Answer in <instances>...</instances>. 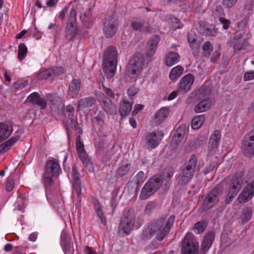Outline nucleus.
<instances>
[{
    "instance_id": "obj_1",
    "label": "nucleus",
    "mask_w": 254,
    "mask_h": 254,
    "mask_svg": "<svg viewBox=\"0 0 254 254\" xmlns=\"http://www.w3.org/2000/svg\"><path fill=\"white\" fill-rule=\"evenodd\" d=\"M175 171L171 166L166 167L160 176L154 175L149 179L142 189L139 195L141 200H145L154 194L160 188L162 184L164 190H168L172 183L171 178Z\"/></svg>"
},
{
    "instance_id": "obj_2",
    "label": "nucleus",
    "mask_w": 254,
    "mask_h": 254,
    "mask_svg": "<svg viewBox=\"0 0 254 254\" xmlns=\"http://www.w3.org/2000/svg\"><path fill=\"white\" fill-rule=\"evenodd\" d=\"M117 51L116 47L111 46L105 50L103 61V70L107 78L114 75L117 65Z\"/></svg>"
},
{
    "instance_id": "obj_3",
    "label": "nucleus",
    "mask_w": 254,
    "mask_h": 254,
    "mask_svg": "<svg viewBox=\"0 0 254 254\" xmlns=\"http://www.w3.org/2000/svg\"><path fill=\"white\" fill-rule=\"evenodd\" d=\"M175 219V216L172 215L162 216L153 221V226L156 231V239L161 241L169 233L173 227Z\"/></svg>"
},
{
    "instance_id": "obj_4",
    "label": "nucleus",
    "mask_w": 254,
    "mask_h": 254,
    "mask_svg": "<svg viewBox=\"0 0 254 254\" xmlns=\"http://www.w3.org/2000/svg\"><path fill=\"white\" fill-rule=\"evenodd\" d=\"M197 157L194 154L191 155L181 173L176 177V181L179 185H186L192 179L197 168Z\"/></svg>"
},
{
    "instance_id": "obj_5",
    "label": "nucleus",
    "mask_w": 254,
    "mask_h": 254,
    "mask_svg": "<svg viewBox=\"0 0 254 254\" xmlns=\"http://www.w3.org/2000/svg\"><path fill=\"white\" fill-rule=\"evenodd\" d=\"M143 63V56L140 53L135 54L131 57L126 67V76L136 77L141 71Z\"/></svg>"
},
{
    "instance_id": "obj_6",
    "label": "nucleus",
    "mask_w": 254,
    "mask_h": 254,
    "mask_svg": "<svg viewBox=\"0 0 254 254\" xmlns=\"http://www.w3.org/2000/svg\"><path fill=\"white\" fill-rule=\"evenodd\" d=\"M60 171V166L57 161L53 159L47 161L45 166V172L43 175L45 188L50 187L52 185L53 178L59 175Z\"/></svg>"
},
{
    "instance_id": "obj_7",
    "label": "nucleus",
    "mask_w": 254,
    "mask_h": 254,
    "mask_svg": "<svg viewBox=\"0 0 254 254\" xmlns=\"http://www.w3.org/2000/svg\"><path fill=\"white\" fill-rule=\"evenodd\" d=\"M222 191L218 187H215L204 197L201 208L203 211H207L215 207L220 200Z\"/></svg>"
},
{
    "instance_id": "obj_8",
    "label": "nucleus",
    "mask_w": 254,
    "mask_h": 254,
    "mask_svg": "<svg viewBox=\"0 0 254 254\" xmlns=\"http://www.w3.org/2000/svg\"><path fill=\"white\" fill-rule=\"evenodd\" d=\"M135 215L133 209L130 208L125 210L119 226V233L122 231L126 235H128L133 229Z\"/></svg>"
},
{
    "instance_id": "obj_9",
    "label": "nucleus",
    "mask_w": 254,
    "mask_h": 254,
    "mask_svg": "<svg viewBox=\"0 0 254 254\" xmlns=\"http://www.w3.org/2000/svg\"><path fill=\"white\" fill-rule=\"evenodd\" d=\"M182 254H198V243L194 236L188 233L182 241Z\"/></svg>"
},
{
    "instance_id": "obj_10",
    "label": "nucleus",
    "mask_w": 254,
    "mask_h": 254,
    "mask_svg": "<svg viewBox=\"0 0 254 254\" xmlns=\"http://www.w3.org/2000/svg\"><path fill=\"white\" fill-rule=\"evenodd\" d=\"M118 25V20L115 14H112L105 19L103 24V31L106 38H111L115 35Z\"/></svg>"
},
{
    "instance_id": "obj_11",
    "label": "nucleus",
    "mask_w": 254,
    "mask_h": 254,
    "mask_svg": "<svg viewBox=\"0 0 254 254\" xmlns=\"http://www.w3.org/2000/svg\"><path fill=\"white\" fill-rule=\"evenodd\" d=\"M45 99L50 103L51 111L55 114L61 115L64 112V105L61 98L57 93H49L46 94Z\"/></svg>"
},
{
    "instance_id": "obj_12",
    "label": "nucleus",
    "mask_w": 254,
    "mask_h": 254,
    "mask_svg": "<svg viewBox=\"0 0 254 254\" xmlns=\"http://www.w3.org/2000/svg\"><path fill=\"white\" fill-rule=\"evenodd\" d=\"M242 149L246 156L250 158L254 156V129L244 136L242 140Z\"/></svg>"
},
{
    "instance_id": "obj_13",
    "label": "nucleus",
    "mask_w": 254,
    "mask_h": 254,
    "mask_svg": "<svg viewBox=\"0 0 254 254\" xmlns=\"http://www.w3.org/2000/svg\"><path fill=\"white\" fill-rule=\"evenodd\" d=\"M242 180L241 178L233 177L230 184V190L225 199L226 204H229L236 196L241 187Z\"/></svg>"
},
{
    "instance_id": "obj_14",
    "label": "nucleus",
    "mask_w": 254,
    "mask_h": 254,
    "mask_svg": "<svg viewBox=\"0 0 254 254\" xmlns=\"http://www.w3.org/2000/svg\"><path fill=\"white\" fill-rule=\"evenodd\" d=\"M221 132L219 130H215L211 135L208 146V153L213 155L217 150L221 140Z\"/></svg>"
},
{
    "instance_id": "obj_15",
    "label": "nucleus",
    "mask_w": 254,
    "mask_h": 254,
    "mask_svg": "<svg viewBox=\"0 0 254 254\" xmlns=\"http://www.w3.org/2000/svg\"><path fill=\"white\" fill-rule=\"evenodd\" d=\"M72 192H76L78 199H80L81 196V182L79 177V174L76 165L74 164L72 168Z\"/></svg>"
},
{
    "instance_id": "obj_16",
    "label": "nucleus",
    "mask_w": 254,
    "mask_h": 254,
    "mask_svg": "<svg viewBox=\"0 0 254 254\" xmlns=\"http://www.w3.org/2000/svg\"><path fill=\"white\" fill-rule=\"evenodd\" d=\"M254 195V181L248 184L239 194L238 199L240 203H245Z\"/></svg>"
},
{
    "instance_id": "obj_17",
    "label": "nucleus",
    "mask_w": 254,
    "mask_h": 254,
    "mask_svg": "<svg viewBox=\"0 0 254 254\" xmlns=\"http://www.w3.org/2000/svg\"><path fill=\"white\" fill-rule=\"evenodd\" d=\"M24 103H30L33 105H38L41 110H44L47 107L46 100L41 98L40 94L36 92L29 95Z\"/></svg>"
},
{
    "instance_id": "obj_18",
    "label": "nucleus",
    "mask_w": 254,
    "mask_h": 254,
    "mask_svg": "<svg viewBox=\"0 0 254 254\" xmlns=\"http://www.w3.org/2000/svg\"><path fill=\"white\" fill-rule=\"evenodd\" d=\"M158 35H153L147 42L146 46V55L147 57L151 58L155 53L157 45L160 41Z\"/></svg>"
},
{
    "instance_id": "obj_19",
    "label": "nucleus",
    "mask_w": 254,
    "mask_h": 254,
    "mask_svg": "<svg viewBox=\"0 0 254 254\" xmlns=\"http://www.w3.org/2000/svg\"><path fill=\"white\" fill-rule=\"evenodd\" d=\"M194 79V76L192 74H188L184 76L180 82L179 91L183 93L188 92L190 89Z\"/></svg>"
},
{
    "instance_id": "obj_20",
    "label": "nucleus",
    "mask_w": 254,
    "mask_h": 254,
    "mask_svg": "<svg viewBox=\"0 0 254 254\" xmlns=\"http://www.w3.org/2000/svg\"><path fill=\"white\" fill-rule=\"evenodd\" d=\"M160 138L155 132L148 133L145 136V146L148 150H151L156 147L160 140Z\"/></svg>"
},
{
    "instance_id": "obj_21",
    "label": "nucleus",
    "mask_w": 254,
    "mask_h": 254,
    "mask_svg": "<svg viewBox=\"0 0 254 254\" xmlns=\"http://www.w3.org/2000/svg\"><path fill=\"white\" fill-rule=\"evenodd\" d=\"M215 233L210 231L204 236L201 245L200 252L205 254L211 246L214 240Z\"/></svg>"
},
{
    "instance_id": "obj_22",
    "label": "nucleus",
    "mask_w": 254,
    "mask_h": 254,
    "mask_svg": "<svg viewBox=\"0 0 254 254\" xmlns=\"http://www.w3.org/2000/svg\"><path fill=\"white\" fill-rule=\"evenodd\" d=\"M199 32L206 36H215L218 33V30L213 24H200Z\"/></svg>"
},
{
    "instance_id": "obj_23",
    "label": "nucleus",
    "mask_w": 254,
    "mask_h": 254,
    "mask_svg": "<svg viewBox=\"0 0 254 254\" xmlns=\"http://www.w3.org/2000/svg\"><path fill=\"white\" fill-rule=\"evenodd\" d=\"M229 47L232 48L235 53L238 54L240 52L245 49L249 45L248 41L246 39L241 41H235V39H231L228 42Z\"/></svg>"
},
{
    "instance_id": "obj_24",
    "label": "nucleus",
    "mask_w": 254,
    "mask_h": 254,
    "mask_svg": "<svg viewBox=\"0 0 254 254\" xmlns=\"http://www.w3.org/2000/svg\"><path fill=\"white\" fill-rule=\"evenodd\" d=\"M169 111L167 107H163L159 109L155 114L153 122L156 126L161 124L169 115Z\"/></svg>"
},
{
    "instance_id": "obj_25",
    "label": "nucleus",
    "mask_w": 254,
    "mask_h": 254,
    "mask_svg": "<svg viewBox=\"0 0 254 254\" xmlns=\"http://www.w3.org/2000/svg\"><path fill=\"white\" fill-rule=\"evenodd\" d=\"M81 82L78 79H73L68 85V94L72 98L77 97L80 90Z\"/></svg>"
},
{
    "instance_id": "obj_26",
    "label": "nucleus",
    "mask_w": 254,
    "mask_h": 254,
    "mask_svg": "<svg viewBox=\"0 0 254 254\" xmlns=\"http://www.w3.org/2000/svg\"><path fill=\"white\" fill-rule=\"evenodd\" d=\"M12 130V126L9 124L0 123V142L8 137Z\"/></svg>"
},
{
    "instance_id": "obj_27",
    "label": "nucleus",
    "mask_w": 254,
    "mask_h": 254,
    "mask_svg": "<svg viewBox=\"0 0 254 254\" xmlns=\"http://www.w3.org/2000/svg\"><path fill=\"white\" fill-rule=\"evenodd\" d=\"M212 100L210 98H206L199 102L194 107V111L196 113H201L208 110L212 106Z\"/></svg>"
},
{
    "instance_id": "obj_28",
    "label": "nucleus",
    "mask_w": 254,
    "mask_h": 254,
    "mask_svg": "<svg viewBox=\"0 0 254 254\" xmlns=\"http://www.w3.org/2000/svg\"><path fill=\"white\" fill-rule=\"evenodd\" d=\"M186 130V126L184 124L180 125L176 129L173 137L172 142L176 145L179 144L184 138Z\"/></svg>"
},
{
    "instance_id": "obj_29",
    "label": "nucleus",
    "mask_w": 254,
    "mask_h": 254,
    "mask_svg": "<svg viewBox=\"0 0 254 254\" xmlns=\"http://www.w3.org/2000/svg\"><path fill=\"white\" fill-rule=\"evenodd\" d=\"M180 57L178 53L170 52L165 57V64L167 66H171L177 64L180 60Z\"/></svg>"
},
{
    "instance_id": "obj_30",
    "label": "nucleus",
    "mask_w": 254,
    "mask_h": 254,
    "mask_svg": "<svg viewBox=\"0 0 254 254\" xmlns=\"http://www.w3.org/2000/svg\"><path fill=\"white\" fill-rule=\"evenodd\" d=\"M103 101L104 105V109L106 112L112 115L117 114V110L116 106L108 97L104 96Z\"/></svg>"
},
{
    "instance_id": "obj_31",
    "label": "nucleus",
    "mask_w": 254,
    "mask_h": 254,
    "mask_svg": "<svg viewBox=\"0 0 254 254\" xmlns=\"http://www.w3.org/2000/svg\"><path fill=\"white\" fill-rule=\"evenodd\" d=\"M132 104L126 100L122 101L120 103L119 112L122 118L127 116L131 111Z\"/></svg>"
},
{
    "instance_id": "obj_32",
    "label": "nucleus",
    "mask_w": 254,
    "mask_h": 254,
    "mask_svg": "<svg viewBox=\"0 0 254 254\" xmlns=\"http://www.w3.org/2000/svg\"><path fill=\"white\" fill-rule=\"evenodd\" d=\"M62 246L65 254L68 253L71 249V237L66 234H64L62 236Z\"/></svg>"
},
{
    "instance_id": "obj_33",
    "label": "nucleus",
    "mask_w": 254,
    "mask_h": 254,
    "mask_svg": "<svg viewBox=\"0 0 254 254\" xmlns=\"http://www.w3.org/2000/svg\"><path fill=\"white\" fill-rule=\"evenodd\" d=\"M155 234H156V231L155 229H154L153 222H152L150 225L143 230L141 237L143 240H148Z\"/></svg>"
},
{
    "instance_id": "obj_34",
    "label": "nucleus",
    "mask_w": 254,
    "mask_h": 254,
    "mask_svg": "<svg viewBox=\"0 0 254 254\" xmlns=\"http://www.w3.org/2000/svg\"><path fill=\"white\" fill-rule=\"evenodd\" d=\"M93 204L98 217L100 218L102 223L105 225L106 224V220L103 210L101 208L99 201L96 199L94 200Z\"/></svg>"
},
{
    "instance_id": "obj_35",
    "label": "nucleus",
    "mask_w": 254,
    "mask_h": 254,
    "mask_svg": "<svg viewBox=\"0 0 254 254\" xmlns=\"http://www.w3.org/2000/svg\"><path fill=\"white\" fill-rule=\"evenodd\" d=\"M205 121V116L203 115H199L193 117L191 120V127L193 129H196L203 124Z\"/></svg>"
},
{
    "instance_id": "obj_36",
    "label": "nucleus",
    "mask_w": 254,
    "mask_h": 254,
    "mask_svg": "<svg viewBox=\"0 0 254 254\" xmlns=\"http://www.w3.org/2000/svg\"><path fill=\"white\" fill-rule=\"evenodd\" d=\"M96 102L94 97H89L80 99L79 101V106L82 108H87L92 106Z\"/></svg>"
},
{
    "instance_id": "obj_37",
    "label": "nucleus",
    "mask_w": 254,
    "mask_h": 254,
    "mask_svg": "<svg viewBox=\"0 0 254 254\" xmlns=\"http://www.w3.org/2000/svg\"><path fill=\"white\" fill-rule=\"evenodd\" d=\"M184 68L180 65H178L173 68L170 73V78L172 80H175L179 78L182 74Z\"/></svg>"
},
{
    "instance_id": "obj_38",
    "label": "nucleus",
    "mask_w": 254,
    "mask_h": 254,
    "mask_svg": "<svg viewBox=\"0 0 254 254\" xmlns=\"http://www.w3.org/2000/svg\"><path fill=\"white\" fill-rule=\"evenodd\" d=\"M206 142V139L204 137L200 136L194 138L190 142V146L192 149H196L202 145Z\"/></svg>"
},
{
    "instance_id": "obj_39",
    "label": "nucleus",
    "mask_w": 254,
    "mask_h": 254,
    "mask_svg": "<svg viewBox=\"0 0 254 254\" xmlns=\"http://www.w3.org/2000/svg\"><path fill=\"white\" fill-rule=\"evenodd\" d=\"M131 164L129 163L120 166L116 171V175L118 177H122L127 175L130 168Z\"/></svg>"
},
{
    "instance_id": "obj_40",
    "label": "nucleus",
    "mask_w": 254,
    "mask_h": 254,
    "mask_svg": "<svg viewBox=\"0 0 254 254\" xmlns=\"http://www.w3.org/2000/svg\"><path fill=\"white\" fill-rule=\"evenodd\" d=\"M252 213L251 210L248 208L242 210L240 218L243 223H246L251 219Z\"/></svg>"
},
{
    "instance_id": "obj_41",
    "label": "nucleus",
    "mask_w": 254,
    "mask_h": 254,
    "mask_svg": "<svg viewBox=\"0 0 254 254\" xmlns=\"http://www.w3.org/2000/svg\"><path fill=\"white\" fill-rule=\"evenodd\" d=\"M67 26L72 27L73 28L77 27L76 11L73 8H72L70 11Z\"/></svg>"
},
{
    "instance_id": "obj_42",
    "label": "nucleus",
    "mask_w": 254,
    "mask_h": 254,
    "mask_svg": "<svg viewBox=\"0 0 254 254\" xmlns=\"http://www.w3.org/2000/svg\"><path fill=\"white\" fill-rule=\"evenodd\" d=\"M27 53V48L24 43H20L18 46V58L19 61L23 60Z\"/></svg>"
},
{
    "instance_id": "obj_43",
    "label": "nucleus",
    "mask_w": 254,
    "mask_h": 254,
    "mask_svg": "<svg viewBox=\"0 0 254 254\" xmlns=\"http://www.w3.org/2000/svg\"><path fill=\"white\" fill-rule=\"evenodd\" d=\"M77 27H66L65 36L68 41L72 40L76 34Z\"/></svg>"
},
{
    "instance_id": "obj_44",
    "label": "nucleus",
    "mask_w": 254,
    "mask_h": 254,
    "mask_svg": "<svg viewBox=\"0 0 254 254\" xmlns=\"http://www.w3.org/2000/svg\"><path fill=\"white\" fill-rule=\"evenodd\" d=\"M53 71L50 68L45 69L39 72L37 75V78L40 80H44L53 75Z\"/></svg>"
},
{
    "instance_id": "obj_45",
    "label": "nucleus",
    "mask_w": 254,
    "mask_h": 254,
    "mask_svg": "<svg viewBox=\"0 0 254 254\" xmlns=\"http://www.w3.org/2000/svg\"><path fill=\"white\" fill-rule=\"evenodd\" d=\"M144 176V172L142 171H139L136 175L133 177L132 181L130 182H128L127 185L128 186L130 184L133 183L134 184L138 186L140 182L143 181Z\"/></svg>"
},
{
    "instance_id": "obj_46",
    "label": "nucleus",
    "mask_w": 254,
    "mask_h": 254,
    "mask_svg": "<svg viewBox=\"0 0 254 254\" xmlns=\"http://www.w3.org/2000/svg\"><path fill=\"white\" fill-rule=\"evenodd\" d=\"M203 56L208 57L213 50V47L209 41L206 42L203 45Z\"/></svg>"
},
{
    "instance_id": "obj_47",
    "label": "nucleus",
    "mask_w": 254,
    "mask_h": 254,
    "mask_svg": "<svg viewBox=\"0 0 254 254\" xmlns=\"http://www.w3.org/2000/svg\"><path fill=\"white\" fill-rule=\"evenodd\" d=\"M207 227V223L204 221H199L196 223L194 226L193 228L196 230L198 233H202Z\"/></svg>"
},
{
    "instance_id": "obj_48",
    "label": "nucleus",
    "mask_w": 254,
    "mask_h": 254,
    "mask_svg": "<svg viewBox=\"0 0 254 254\" xmlns=\"http://www.w3.org/2000/svg\"><path fill=\"white\" fill-rule=\"evenodd\" d=\"M91 16L92 13L90 9L84 15L83 22L85 26L88 27H89V25L92 21Z\"/></svg>"
},
{
    "instance_id": "obj_49",
    "label": "nucleus",
    "mask_w": 254,
    "mask_h": 254,
    "mask_svg": "<svg viewBox=\"0 0 254 254\" xmlns=\"http://www.w3.org/2000/svg\"><path fill=\"white\" fill-rule=\"evenodd\" d=\"M212 14L214 17H223L222 16L224 15L223 8L220 6H216Z\"/></svg>"
},
{
    "instance_id": "obj_50",
    "label": "nucleus",
    "mask_w": 254,
    "mask_h": 254,
    "mask_svg": "<svg viewBox=\"0 0 254 254\" xmlns=\"http://www.w3.org/2000/svg\"><path fill=\"white\" fill-rule=\"evenodd\" d=\"M130 26L133 30L141 31L143 24L140 22L133 20L130 23Z\"/></svg>"
},
{
    "instance_id": "obj_51",
    "label": "nucleus",
    "mask_w": 254,
    "mask_h": 254,
    "mask_svg": "<svg viewBox=\"0 0 254 254\" xmlns=\"http://www.w3.org/2000/svg\"><path fill=\"white\" fill-rule=\"evenodd\" d=\"M156 205L153 202H150L145 207V211L146 214H150L155 209Z\"/></svg>"
},
{
    "instance_id": "obj_52",
    "label": "nucleus",
    "mask_w": 254,
    "mask_h": 254,
    "mask_svg": "<svg viewBox=\"0 0 254 254\" xmlns=\"http://www.w3.org/2000/svg\"><path fill=\"white\" fill-rule=\"evenodd\" d=\"M14 188L13 181L9 178L5 182V189L7 191H10Z\"/></svg>"
},
{
    "instance_id": "obj_53",
    "label": "nucleus",
    "mask_w": 254,
    "mask_h": 254,
    "mask_svg": "<svg viewBox=\"0 0 254 254\" xmlns=\"http://www.w3.org/2000/svg\"><path fill=\"white\" fill-rule=\"evenodd\" d=\"M254 79V70L247 71L245 72L244 75V80L245 81H249Z\"/></svg>"
},
{
    "instance_id": "obj_54",
    "label": "nucleus",
    "mask_w": 254,
    "mask_h": 254,
    "mask_svg": "<svg viewBox=\"0 0 254 254\" xmlns=\"http://www.w3.org/2000/svg\"><path fill=\"white\" fill-rule=\"evenodd\" d=\"M219 21H220V23L223 25V29H224L225 30L228 29L229 25L231 23V22L230 20L226 19L224 17H220Z\"/></svg>"
},
{
    "instance_id": "obj_55",
    "label": "nucleus",
    "mask_w": 254,
    "mask_h": 254,
    "mask_svg": "<svg viewBox=\"0 0 254 254\" xmlns=\"http://www.w3.org/2000/svg\"><path fill=\"white\" fill-rule=\"evenodd\" d=\"M216 164L215 163H210L208 166H206L203 171V173L205 175L208 174L209 172L212 171L216 167Z\"/></svg>"
},
{
    "instance_id": "obj_56",
    "label": "nucleus",
    "mask_w": 254,
    "mask_h": 254,
    "mask_svg": "<svg viewBox=\"0 0 254 254\" xmlns=\"http://www.w3.org/2000/svg\"><path fill=\"white\" fill-rule=\"evenodd\" d=\"M78 156L84 165L91 161V159L89 158L86 153H83L82 154H81V155H79Z\"/></svg>"
},
{
    "instance_id": "obj_57",
    "label": "nucleus",
    "mask_w": 254,
    "mask_h": 254,
    "mask_svg": "<svg viewBox=\"0 0 254 254\" xmlns=\"http://www.w3.org/2000/svg\"><path fill=\"white\" fill-rule=\"evenodd\" d=\"M51 69L53 71V75H55V76H59L60 74L63 73L64 72V69L61 67H54L53 68Z\"/></svg>"
},
{
    "instance_id": "obj_58",
    "label": "nucleus",
    "mask_w": 254,
    "mask_h": 254,
    "mask_svg": "<svg viewBox=\"0 0 254 254\" xmlns=\"http://www.w3.org/2000/svg\"><path fill=\"white\" fill-rule=\"evenodd\" d=\"M102 86L104 89V91L106 94V95L109 97L114 98V94L112 92V90L110 88L105 87L103 84H102Z\"/></svg>"
},
{
    "instance_id": "obj_59",
    "label": "nucleus",
    "mask_w": 254,
    "mask_h": 254,
    "mask_svg": "<svg viewBox=\"0 0 254 254\" xmlns=\"http://www.w3.org/2000/svg\"><path fill=\"white\" fill-rule=\"evenodd\" d=\"M58 3L57 0H46V5L47 7H55Z\"/></svg>"
},
{
    "instance_id": "obj_60",
    "label": "nucleus",
    "mask_w": 254,
    "mask_h": 254,
    "mask_svg": "<svg viewBox=\"0 0 254 254\" xmlns=\"http://www.w3.org/2000/svg\"><path fill=\"white\" fill-rule=\"evenodd\" d=\"M144 106L141 104H137L135 105L132 113L134 115L137 114L140 111L142 110Z\"/></svg>"
},
{
    "instance_id": "obj_61",
    "label": "nucleus",
    "mask_w": 254,
    "mask_h": 254,
    "mask_svg": "<svg viewBox=\"0 0 254 254\" xmlns=\"http://www.w3.org/2000/svg\"><path fill=\"white\" fill-rule=\"evenodd\" d=\"M172 22L174 24H178L176 26L177 28H181L183 27V24L181 23V21L177 17H173L171 18Z\"/></svg>"
},
{
    "instance_id": "obj_62",
    "label": "nucleus",
    "mask_w": 254,
    "mask_h": 254,
    "mask_svg": "<svg viewBox=\"0 0 254 254\" xmlns=\"http://www.w3.org/2000/svg\"><path fill=\"white\" fill-rule=\"evenodd\" d=\"M237 0H224V4L228 8L231 7L236 2Z\"/></svg>"
},
{
    "instance_id": "obj_63",
    "label": "nucleus",
    "mask_w": 254,
    "mask_h": 254,
    "mask_svg": "<svg viewBox=\"0 0 254 254\" xmlns=\"http://www.w3.org/2000/svg\"><path fill=\"white\" fill-rule=\"evenodd\" d=\"M10 147V146L8 144V142L7 141L0 145V149L2 152L8 150Z\"/></svg>"
},
{
    "instance_id": "obj_64",
    "label": "nucleus",
    "mask_w": 254,
    "mask_h": 254,
    "mask_svg": "<svg viewBox=\"0 0 254 254\" xmlns=\"http://www.w3.org/2000/svg\"><path fill=\"white\" fill-rule=\"evenodd\" d=\"M20 136L17 135L16 136L11 137L9 140H7V141L8 142V144L11 147L15 143V142L18 140Z\"/></svg>"
}]
</instances>
